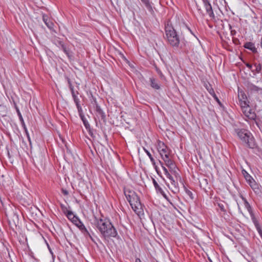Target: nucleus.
<instances>
[{"mask_svg":"<svg viewBox=\"0 0 262 262\" xmlns=\"http://www.w3.org/2000/svg\"><path fill=\"white\" fill-rule=\"evenodd\" d=\"M242 172L248 183L253 179V178L245 169H243Z\"/></svg>","mask_w":262,"mask_h":262,"instance_id":"b1692460","label":"nucleus"},{"mask_svg":"<svg viewBox=\"0 0 262 262\" xmlns=\"http://www.w3.org/2000/svg\"><path fill=\"white\" fill-rule=\"evenodd\" d=\"M234 43L235 44H239L240 42H239V41L238 39H235L234 40H233Z\"/></svg>","mask_w":262,"mask_h":262,"instance_id":"4c0bfd02","label":"nucleus"},{"mask_svg":"<svg viewBox=\"0 0 262 262\" xmlns=\"http://www.w3.org/2000/svg\"><path fill=\"white\" fill-rule=\"evenodd\" d=\"M68 83H69V87L70 88V87H71V85H72V83H71V81H70V79H68Z\"/></svg>","mask_w":262,"mask_h":262,"instance_id":"a18cd8bd","label":"nucleus"},{"mask_svg":"<svg viewBox=\"0 0 262 262\" xmlns=\"http://www.w3.org/2000/svg\"><path fill=\"white\" fill-rule=\"evenodd\" d=\"M97 228L103 235L108 241L112 240V238L115 237V228L110 221L107 220L99 219L95 223Z\"/></svg>","mask_w":262,"mask_h":262,"instance_id":"f03ea898","label":"nucleus"},{"mask_svg":"<svg viewBox=\"0 0 262 262\" xmlns=\"http://www.w3.org/2000/svg\"><path fill=\"white\" fill-rule=\"evenodd\" d=\"M164 157L165 158H164L163 160L165 161L166 166L168 167L169 169H174L176 166L173 161L169 159V155L165 154L164 155Z\"/></svg>","mask_w":262,"mask_h":262,"instance_id":"4468645a","label":"nucleus"},{"mask_svg":"<svg viewBox=\"0 0 262 262\" xmlns=\"http://www.w3.org/2000/svg\"><path fill=\"white\" fill-rule=\"evenodd\" d=\"M42 19L46 25V26L50 29H52L53 28L54 24L52 21H51L50 19H49L47 15H43Z\"/></svg>","mask_w":262,"mask_h":262,"instance_id":"aec40b11","label":"nucleus"},{"mask_svg":"<svg viewBox=\"0 0 262 262\" xmlns=\"http://www.w3.org/2000/svg\"><path fill=\"white\" fill-rule=\"evenodd\" d=\"M61 191L64 195H67L69 194V192L66 189H62Z\"/></svg>","mask_w":262,"mask_h":262,"instance_id":"c9c22d12","label":"nucleus"},{"mask_svg":"<svg viewBox=\"0 0 262 262\" xmlns=\"http://www.w3.org/2000/svg\"><path fill=\"white\" fill-rule=\"evenodd\" d=\"M156 172H157V173H158V174L159 176H160L161 177H162V176H161V172L160 171V170L159 169L156 170Z\"/></svg>","mask_w":262,"mask_h":262,"instance_id":"a19ab883","label":"nucleus"},{"mask_svg":"<svg viewBox=\"0 0 262 262\" xmlns=\"http://www.w3.org/2000/svg\"><path fill=\"white\" fill-rule=\"evenodd\" d=\"M18 112V116H19V119L21 121V123L23 125V126H24V129L25 130V132H26V133L27 134V137H28V140L30 142V143L31 144V140H30V136L29 135V134H28V130L25 126V122H24V121L23 120V117L21 115L20 112H19V111H17Z\"/></svg>","mask_w":262,"mask_h":262,"instance_id":"4be33fe9","label":"nucleus"},{"mask_svg":"<svg viewBox=\"0 0 262 262\" xmlns=\"http://www.w3.org/2000/svg\"><path fill=\"white\" fill-rule=\"evenodd\" d=\"M165 31L168 43L170 46L174 48H180V36L169 21L165 24Z\"/></svg>","mask_w":262,"mask_h":262,"instance_id":"7ed1b4c3","label":"nucleus"},{"mask_svg":"<svg viewBox=\"0 0 262 262\" xmlns=\"http://www.w3.org/2000/svg\"><path fill=\"white\" fill-rule=\"evenodd\" d=\"M244 63L246 65V66L252 72H254V71L252 69V65L249 63H248V62H244Z\"/></svg>","mask_w":262,"mask_h":262,"instance_id":"7c9ffc66","label":"nucleus"},{"mask_svg":"<svg viewBox=\"0 0 262 262\" xmlns=\"http://www.w3.org/2000/svg\"><path fill=\"white\" fill-rule=\"evenodd\" d=\"M248 184L250 186L251 188L253 189L256 193H259L260 192L259 184L256 182L253 178L250 181Z\"/></svg>","mask_w":262,"mask_h":262,"instance_id":"2eb2a0df","label":"nucleus"},{"mask_svg":"<svg viewBox=\"0 0 262 262\" xmlns=\"http://www.w3.org/2000/svg\"><path fill=\"white\" fill-rule=\"evenodd\" d=\"M152 182L157 192L160 193L165 199L169 201L168 196L154 179H152Z\"/></svg>","mask_w":262,"mask_h":262,"instance_id":"9b49d317","label":"nucleus"},{"mask_svg":"<svg viewBox=\"0 0 262 262\" xmlns=\"http://www.w3.org/2000/svg\"><path fill=\"white\" fill-rule=\"evenodd\" d=\"M183 187H184V189L186 193L189 196L190 199L192 200H193L194 196H193L192 192L190 190H189L188 189H187L184 185H183Z\"/></svg>","mask_w":262,"mask_h":262,"instance_id":"393cba45","label":"nucleus"},{"mask_svg":"<svg viewBox=\"0 0 262 262\" xmlns=\"http://www.w3.org/2000/svg\"><path fill=\"white\" fill-rule=\"evenodd\" d=\"M150 86L156 90H159L160 88V86L159 84L158 80L154 78H150Z\"/></svg>","mask_w":262,"mask_h":262,"instance_id":"412c9836","label":"nucleus"},{"mask_svg":"<svg viewBox=\"0 0 262 262\" xmlns=\"http://www.w3.org/2000/svg\"><path fill=\"white\" fill-rule=\"evenodd\" d=\"M187 28H188V30L190 31V32L192 35H193L195 36V35H194V34H193V32L192 31V30H191L189 28H188V27H187Z\"/></svg>","mask_w":262,"mask_h":262,"instance_id":"c03bdc74","label":"nucleus"},{"mask_svg":"<svg viewBox=\"0 0 262 262\" xmlns=\"http://www.w3.org/2000/svg\"><path fill=\"white\" fill-rule=\"evenodd\" d=\"M66 215L70 220L75 224H76L78 220V218L73 214L71 211H67Z\"/></svg>","mask_w":262,"mask_h":262,"instance_id":"6ab92c4d","label":"nucleus"},{"mask_svg":"<svg viewBox=\"0 0 262 262\" xmlns=\"http://www.w3.org/2000/svg\"><path fill=\"white\" fill-rule=\"evenodd\" d=\"M236 33V31L235 30H231V34L232 35H235Z\"/></svg>","mask_w":262,"mask_h":262,"instance_id":"ea45409f","label":"nucleus"},{"mask_svg":"<svg viewBox=\"0 0 262 262\" xmlns=\"http://www.w3.org/2000/svg\"><path fill=\"white\" fill-rule=\"evenodd\" d=\"M135 262H141V260L139 258H136L135 260Z\"/></svg>","mask_w":262,"mask_h":262,"instance_id":"37998d69","label":"nucleus"},{"mask_svg":"<svg viewBox=\"0 0 262 262\" xmlns=\"http://www.w3.org/2000/svg\"><path fill=\"white\" fill-rule=\"evenodd\" d=\"M143 149H144V151L146 153L147 156H148L149 158L150 159V161L152 163V164L155 165V161L154 158L152 157V155L150 153V152L148 150H147L146 148H145L144 147L143 148Z\"/></svg>","mask_w":262,"mask_h":262,"instance_id":"a878e982","label":"nucleus"},{"mask_svg":"<svg viewBox=\"0 0 262 262\" xmlns=\"http://www.w3.org/2000/svg\"><path fill=\"white\" fill-rule=\"evenodd\" d=\"M61 48L66 55L70 58L71 55L70 54V50L66 47V46L63 44H61Z\"/></svg>","mask_w":262,"mask_h":262,"instance_id":"bb28decb","label":"nucleus"},{"mask_svg":"<svg viewBox=\"0 0 262 262\" xmlns=\"http://www.w3.org/2000/svg\"><path fill=\"white\" fill-rule=\"evenodd\" d=\"M115 155H116V157L118 156V155L117 154V153H116V154H115Z\"/></svg>","mask_w":262,"mask_h":262,"instance_id":"8fccbe9b","label":"nucleus"},{"mask_svg":"<svg viewBox=\"0 0 262 262\" xmlns=\"http://www.w3.org/2000/svg\"><path fill=\"white\" fill-rule=\"evenodd\" d=\"M213 97L214 98V99L216 100V101L220 105H222V103L221 102V101H220L219 99L218 98V97H217V96L215 95H213Z\"/></svg>","mask_w":262,"mask_h":262,"instance_id":"473e14b6","label":"nucleus"},{"mask_svg":"<svg viewBox=\"0 0 262 262\" xmlns=\"http://www.w3.org/2000/svg\"><path fill=\"white\" fill-rule=\"evenodd\" d=\"M242 200L243 201L244 205L245 208L247 209L248 211L249 212V214L253 213L252 207L250 204L248 203L246 199L242 195L240 196Z\"/></svg>","mask_w":262,"mask_h":262,"instance_id":"a211bd4d","label":"nucleus"},{"mask_svg":"<svg viewBox=\"0 0 262 262\" xmlns=\"http://www.w3.org/2000/svg\"><path fill=\"white\" fill-rule=\"evenodd\" d=\"M82 230H83L82 232L84 233V234H88V235H89L90 236V233H89L88 231L85 228L84 226H83V227L82 228Z\"/></svg>","mask_w":262,"mask_h":262,"instance_id":"f704fd0d","label":"nucleus"},{"mask_svg":"<svg viewBox=\"0 0 262 262\" xmlns=\"http://www.w3.org/2000/svg\"><path fill=\"white\" fill-rule=\"evenodd\" d=\"M254 66H256V69L254 71L257 72V73H260L262 69L261 64L260 63H259L257 65L256 63H255Z\"/></svg>","mask_w":262,"mask_h":262,"instance_id":"cd10ccee","label":"nucleus"},{"mask_svg":"<svg viewBox=\"0 0 262 262\" xmlns=\"http://www.w3.org/2000/svg\"><path fill=\"white\" fill-rule=\"evenodd\" d=\"M235 132L239 138L249 148H256L257 144L252 134L248 130L244 128H237Z\"/></svg>","mask_w":262,"mask_h":262,"instance_id":"20e7f679","label":"nucleus"},{"mask_svg":"<svg viewBox=\"0 0 262 262\" xmlns=\"http://www.w3.org/2000/svg\"><path fill=\"white\" fill-rule=\"evenodd\" d=\"M167 147L166 145L163 142H160L158 143L157 148L160 154L161 158L163 159H164V158H165V157L163 155V154H164L165 155L168 154L167 153Z\"/></svg>","mask_w":262,"mask_h":262,"instance_id":"6e6552de","label":"nucleus"},{"mask_svg":"<svg viewBox=\"0 0 262 262\" xmlns=\"http://www.w3.org/2000/svg\"><path fill=\"white\" fill-rule=\"evenodd\" d=\"M154 168L155 169L156 171L159 169V168L157 166L156 162H155V165H153Z\"/></svg>","mask_w":262,"mask_h":262,"instance_id":"58836bf2","label":"nucleus"},{"mask_svg":"<svg viewBox=\"0 0 262 262\" xmlns=\"http://www.w3.org/2000/svg\"><path fill=\"white\" fill-rule=\"evenodd\" d=\"M217 206L222 212H223L224 213H225L226 212V210L225 208V206L223 203H218Z\"/></svg>","mask_w":262,"mask_h":262,"instance_id":"c85d7f7f","label":"nucleus"},{"mask_svg":"<svg viewBox=\"0 0 262 262\" xmlns=\"http://www.w3.org/2000/svg\"><path fill=\"white\" fill-rule=\"evenodd\" d=\"M118 56V60L122 63V62H125L126 63H128L129 66L131 67L129 61L126 59V58L125 57L123 53L116 48V56Z\"/></svg>","mask_w":262,"mask_h":262,"instance_id":"9d476101","label":"nucleus"},{"mask_svg":"<svg viewBox=\"0 0 262 262\" xmlns=\"http://www.w3.org/2000/svg\"><path fill=\"white\" fill-rule=\"evenodd\" d=\"M246 87L249 91L252 92H259L262 91V89L258 87L250 82H248L246 84Z\"/></svg>","mask_w":262,"mask_h":262,"instance_id":"f8f14e48","label":"nucleus"},{"mask_svg":"<svg viewBox=\"0 0 262 262\" xmlns=\"http://www.w3.org/2000/svg\"><path fill=\"white\" fill-rule=\"evenodd\" d=\"M115 236H116V238H119V236L118 235V234L117 233V231H116V234H115Z\"/></svg>","mask_w":262,"mask_h":262,"instance_id":"49530a36","label":"nucleus"},{"mask_svg":"<svg viewBox=\"0 0 262 262\" xmlns=\"http://www.w3.org/2000/svg\"><path fill=\"white\" fill-rule=\"evenodd\" d=\"M70 90L71 91L72 96L74 97V98L75 99V97H76V96L75 95L73 86L72 85H71V87L70 88Z\"/></svg>","mask_w":262,"mask_h":262,"instance_id":"72a5a7b5","label":"nucleus"},{"mask_svg":"<svg viewBox=\"0 0 262 262\" xmlns=\"http://www.w3.org/2000/svg\"><path fill=\"white\" fill-rule=\"evenodd\" d=\"M95 114L100 121H101L103 122H105V115L100 106H99L97 104H96Z\"/></svg>","mask_w":262,"mask_h":262,"instance_id":"0eeeda50","label":"nucleus"},{"mask_svg":"<svg viewBox=\"0 0 262 262\" xmlns=\"http://www.w3.org/2000/svg\"><path fill=\"white\" fill-rule=\"evenodd\" d=\"M142 3L145 5L146 9L148 10L149 12H150L151 14L154 13V11L152 9V6L149 3L148 0H141Z\"/></svg>","mask_w":262,"mask_h":262,"instance_id":"5701e85b","label":"nucleus"},{"mask_svg":"<svg viewBox=\"0 0 262 262\" xmlns=\"http://www.w3.org/2000/svg\"><path fill=\"white\" fill-rule=\"evenodd\" d=\"M243 104L244 105L241 106L243 113L249 119L254 121L256 125L259 128V123L256 120L257 116L255 112L250 107L249 104L245 102Z\"/></svg>","mask_w":262,"mask_h":262,"instance_id":"39448f33","label":"nucleus"},{"mask_svg":"<svg viewBox=\"0 0 262 262\" xmlns=\"http://www.w3.org/2000/svg\"><path fill=\"white\" fill-rule=\"evenodd\" d=\"M209 0H202L203 2L204 3L205 2L208 1Z\"/></svg>","mask_w":262,"mask_h":262,"instance_id":"de8ad7c7","label":"nucleus"},{"mask_svg":"<svg viewBox=\"0 0 262 262\" xmlns=\"http://www.w3.org/2000/svg\"><path fill=\"white\" fill-rule=\"evenodd\" d=\"M81 118L83 122V123H84L85 127L86 128H88L90 126V125L88 123V122L85 120V119L84 118V117L83 116L81 115Z\"/></svg>","mask_w":262,"mask_h":262,"instance_id":"c756f323","label":"nucleus"},{"mask_svg":"<svg viewBox=\"0 0 262 262\" xmlns=\"http://www.w3.org/2000/svg\"><path fill=\"white\" fill-rule=\"evenodd\" d=\"M229 27L230 29H231L232 26L230 25H229Z\"/></svg>","mask_w":262,"mask_h":262,"instance_id":"09e8293b","label":"nucleus"},{"mask_svg":"<svg viewBox=\"0 0 262 262\" xmlns=\"http://www.w3.org/2000/svg\"><path fill=\"white\" fill-rule=\"evenodd\" d=\"M250 215L251 220L252 221V222L253 223L257 232L259 233V232L262 231V230H261V229L260 227V225L259 224L258 221L257 220V219L255 217L254 213H251Z\"/></svg>","mask_w":262,"mask_h":262,"instance_id":"f3484780","label":"nucleus"},{"mask_svg":"<svg viewBox=\"0 0 262 262\" xmlns=\"http://www.w3.org/2000/svg\"><path fill=\"white\" fill-rule=\"evenodd\" d=\"M204 7L205 8L206 12L208 14L209 16L211 18H215V15L214 14L212 6L209 1H207L203 3Z\"/></svg>","mask_w":262,"mask_h":262,"instance_id":"1a4fd4ad","label":"nucleus"},{"mask_svg":"<svg viewBox=\"0 0 262 262\" xmlns=\"http://www.w3.org/2000/svg\"><path fill=\"white\" fill-rule=\"evenodd\" d=\"M159 161L164 171L165 174L170 180L171 184L176 186L178 183L174 180L173 178L170 174L166 167L163 166V163L160 160Z\"/></svg>","mask_w":262,"mask_h":262,"instance_id":"ddd939ff","label":"nucleus"},{"mask_svg":"<svg viewBox=\"0 0 262 262\" xmlns=\"http://www.w3.org/2000/svg\"><path fill=\"white\" fill-rule=\"evenodd\" d=\"M238 98L239 101L240 106L244 105L243 103L246 102L249 104L250 102L248 100L247 95L245 92L238 88Z\"/></svg>","mask_w":262,"mask_h":262,"instance_id":"423d86ee","label":"nucleus"},{"mask_svg":"<svg viewBox=\"0 0 262 262\" xmlns=\"http://www.w3.org/2000/svg\"><path fill=\"white\" fill-rule=\"evenodd\" d=\"M61 207L64 213L66 214V213L67 212V211H69V210L63 205H61Z\"/></svg>","mask_w":262,"mask_h":262,"instance_id":"e433bc0d","label":"nucleus"},{"mask_svg":"<svg viewBox=\"0 0 262 262\" xmlns=\"http://www.w3.org/2000/svg\"><path fill=\"white\" fill-rule=\"evenodd\" d=\"M243 47L245 49L249 50L253 53H256L257 52V49L255 47V44L252 42H245Z\"/></svg>","mask_w":262,"mask_h":262,"instance_id":"dca6fc26","label":"nucleus"},{"mask_svg":"<svg viewBox=\"0 0 262 262\" xmlns=\"http://www.w3.org/2000/svg\"><path fill=\"white\" fill-rule=\"evenodd\" d=\"M124 194L132 209L138 215L144 214V205L141 204L136 193L129 189H124Z\"/></svg>","mask_w":262,"mask_h":262,"instance_id":"f257e3e1","label":"nucleus"},{"mask_svg":"<svg viewBox=\"0 0 262 262\" xmlns=\"http://www.w3.org/2000/svg\"><path fill=\"white\" fill-rule=\"evenodd\" d=\"M207 89L208 92L210 93V94L212 96H213V95H215V94L214 92V90L212 88H207Z\"/></svg>","mask_w":262,"mask_h":262,"instance_id":"2f4dec72","label":"nucleus"},{"mask_svg":"<svg viewBox=\"0 0 262 262\" xmlns=\"http://www.w3.org/2000/svg\"><path fill=\"white\" fill-rule=\"evenodd\" d=\"M156 172H157V173H158V174L159 176H160L161 177H162V176H161V172L160 171V170L159 169L156 170Z\"/></svg>","mask_w":262,"mask_h":262,"instance_id":"79ce46f5","label":"nucleus"}]
</instances>
